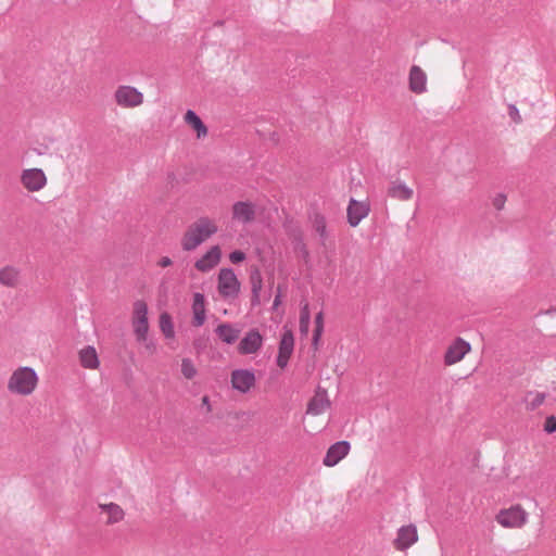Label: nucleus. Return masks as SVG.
Returning <instances> with one entry per match:
<instances>
[{
    "label": "nucleus",
    "mask_w": 556,
    "mask_h": 556,
    "mask_svg": "<svg viewBox=\"0 0 556 556\" xmlns=\"http://www.w3.org/2000/svg\"><path fill=\"white\" fill-rule=\"evenodd\" d=\"M160 329L165 338L172 339L175 336L174 325L172 317L168 313L164 312L160 315Z\"/></svg>",
    "instance_id": "bb28decb"
},
{
    "label": "nucleus",
    "mask_w": 556,
    "mask_h": 556,
    "mask_svg": "<svg viewBox=\"0 0 556 556\" xmlns=\"http://www.w3.org/2000/svg\"><path fill=\"white\" fill-rule=\"evenodd\" d=\"M505 202H506V195H505V194H503V193H498V194H496V195L494 197V199H493V202H492V203H493V206H494L496 210L501 211V210H503V208H504Z\"/></svg>",
    "instance_id": "f704fd0d"
},
{
    "label": "nucleus",
    "mask_w": 556,
    "mask_h": 556,
    "mask_svg": "<svg viewBox=\"0 0 556 556\" xmlns=\"http://www.w3.org/2000/svg\"><path fill=\"white\" fill-rule=\"evenodd\" d=\"M116 103L122 108H136L142 104L143 94L131 86H119L114 92Z\"/></svg>",
    "instance_id": "423d86ee"
},
{
    "label": "nucleus",
    "mask_w": 556,
    "mask_h": 556,
    "mask_svg": "<svg viewBox=\"0 0 556 556\" xmlns=\"http://www.w3.org/2000/svg\"><path fill=\"white\" fill-rule=\"evenodd\" d=\"M495 520L504 528H521L528 521V513L521 505L516 504L509 508L501 509Z\"/></svg>",
    "instance_id": "7ed1b4c3"
},
{
    "label": "nucleus",
    "mask_w": 556,
    "mask_h": 556,
    "mask_svg": "<svg viewBox=\"0 0 556 556\" xmlns=\"http://www.w3.org/2000/svg\"><path fill=\"white\" fill-rule=\"evenodd\" d=\"M185 121L197 131L198 138H202L207 135L206 126L192 110L187 111L185 114Z\"/></svg>",
    "instance_id": "393cba45"
},
{
    "label": "nucleus",
    "mask_w": 556,
    "mask_h": 556,
    "mask_svg": "<svg viewBox=\"0 0 556 556\" xmlns=\"http://www.w3.org/2000/svg\"><path fill=\"white\" fill-rule=\"evenodd\" d=\"M545 399L546 394L544 392L528 391L523 397L526 409L530 412L535 410L544 403Z\"/></svg>",
    "instance_id": "a878e982"
},
{
    "label": "nucleus",
    "mask_w": 556,
    "mask_h": 556,
    "mask_svg": "<svg viewBox=\"0 0 556 556\" xmlns=\"http://www.w3.org/2000/svg\"><path fill=\"white\" fill-rule=\"evenodd\" d=\"M324 331V314L319 312L315 317V329L313 333V345L317 346Z\"/></svg>",
    "instance_id": "2f4dec72"
},
{
    "label": "nucleus",
    "mask_w": 556,
    "mask_h": 556,
    "mask_svg": "<svg viewBox=\"0 0 556 556\" xmlns=\"http://www.w3.org/2000/svg\"><path fill=\"white\" fill-rule=\"evenodd\" d=\"M262 343L263 338L258 330L252 329L240 341L238 351L242 355L254 354L261 349Z\"/></svg>",
    "instance_id": "4468645a"
},
{
    "label": "nucleus",
    "mask_w": 556,
    "mask_h": 556,
    "mask_svg": "<svg viewBox=\"0 0 556 556\" xmlns=\"http://www.w3.org/2000/svg\"><path fill=\"white\" fill-rule=\"evenodd\" d=\"M369 211L370 206L368 202L351 199L346 210L350 226L356 227L361 220L369 214Z\"/></svg>",
    "instance_id": "9b49d317"
},
{
    "label": "nucleus",
    "mask_w": 556,
    "mask_h": 556,
    "mask_svg": "<svg viewBox=\"0 0 556 556\" xmlns=\"http://www.w3.org/2000/svg\"><path fill=\"white\" fill-rule=\"evenodd\" d=\"M79 361L83 367L88 369H97L99 367V358L93 346H86L79 352Z\"/></svg>",
    "instance_id": "4be33fe9"
},
{
    "label": "nucleus",
    "mask_w": 556,
    "mask_h": 556,
    "mask_svg": "<svg viewBox=\"0 0 556 556\" xmlns=\"http://www.w3.org/2000/svg\"><path fill=\"white\" fill-rule=\"evenodd\" d=\"M387 193L390 198L399 201H408L413 198L414 191L403 181L396 179L390 182Z\"/></svg>",
    "instance_id": "a211bd4d"
},
{
    "label": "nucleus",
    "mask_w": 556,
    "mask_h": 556,
    "mask_svg": "<svg viewBox=\"0 0 556 556\" xmlns=\"http://www.w3.org/2000/svg\"><path fill=\"white\" fill-rule=\"evenodd\" d=\"M311 325V313L308 303H304L300 312V332L303 336H307Z\"/></svg>",
    "instance_id": "cd10ccee"
},
{
    "label": "nucleus",
    "mask_w": 556,
    "mask_h": 556,
    "mask_svg": "<svg viewBox=\"0 0 556 556\" xmlns=\"http://www.w3.org/2000/svg\"><path fill=\"white\" fill-rule=\"evenodd\" d=\"M409 89L414 93H422L427 89V75L426 73L417 65H413L409 71Z\"/></svg>",
    "instance_id": "f3484780"
},
{
    "label": "nucleus",
    "mask_w": 556,
    "mask_h": 556,
    "mask_svg": "<svg viewBox=\"0 0 556 556\" xmlns=\"http://www.w3.org/2000/svg\"><path fill=\"white\" fill-rule=\"evenodd\" d=\"M229 258L232 263H240L245 258V254L242 251H233L230 253Z\"/></svg>",
    "instance_id": "c9c22d12"
},
{
    "label": "nucleus",
    "mask_w": 556,
    "mask_h": 556,
    "mask_svg": "<svg viewBox=\"0 0 556 556\" xmlns=\"http://www.w3.org/2000/svg\"><path fill=\"white\" fill-rule=\"evenodd\" d=\"M280 303V296L279 295H276L275 300H274V306H278Z\"/></svg>",
    "instance_id": "ea45409f"
},
{
    "label": "nucleus",
    "mask_w": 556,
    "mask_h": 556,
    "mask_svg": "<svg viewBox=\"0 0 556 556\" xmlns=\"http://www.w3.org/2000/svg\"><path fill=\"white\" fill-rule=\"evenodd\" d=\"M294 349V337L291 330H286L281 337L279 343V350L277 355V365L280 368H285L288 365L289 358L293 353Z\"/></svg>",
    "instance_id": "f8f14e48"
},
{
    "label": "nucleus",
    "mask_w": 556,
    "mask_h": 556,
    "mask_svg": "<svg viewBox=\"0 0 556 556\" xmlns=\"http://www.w3.org/2000/svg\"><path fill=\"white\" fill-rule=\"evenodd\" d=\"M312 223L315 231L320 236V238L326 239L327 233L325 217L319 213H315L314 216L312 217Z\"/></svg>",
    "instance_id": "c756f323"
},
{
    "label": "nucleus",
    "mask_w": 556,
    "mask_h": 556,
    "mask_svg": "<svg viewBox=\"0 0 556 556\" xmlns=\"http://www.w3.org/2000/svg\"><path fill=\"white\" fill-rule=\"evenodd\" d=\"M471 350L470 344L462 338H456L446 349L444 364L447 366L460 362Z\"/></svg>",
    "instance_id": "6e6552de"
},
{
    "label": "nucleus",
    "mask_w": 556,
    "mask_h": 556,
    "mask_svg": "<svg viewBox=\"0 0 556 556\" xmlns=\"http://www.w3.org/2000/svg\"><path fill=\"white\" fill-rule=\"evenodd\" d=\"M220 255L219 247L214 245L195 262L194 267L202 273L208 271L219 263Z\"/></svg>",
    "instance_id": "2eb2a0df"
},
{
    "label": "nucleus",
    "mask_w": 556,
    "mask_h": 556,
    "mask_svg": "<svg viewBox=\"0 0 556 556\" xmlns=\"http://www.w3.org/2000/svg\"><path fill=\"white\" fill-rule=\"evenodd\" d=\"M21 281V269L7 265L0 268V283L8 288H16Z\"/></svg>",
    "instance_id": "6ab92c4d"
},
{
    "label": "nucleus",
    "mask_w": 556,
    "mask_h": 556,
    "mask_svg": "<svg viewBox=\"0 0 556 556\" xmlns=\"http://www.w3.org/2000/svg\"><path fill=\"white\" fill-rule=\"evenodd\" d=\"M240 282L231 268H223L218 274V292L224 298H236Z\"/></svg>",
    "instance_id": "39448f33"
},
{
    "label": "nucleus",
    "mask_w": 556,
    "mask_h": 556,
    "mask_svg": "<svg viewBox=\"0 0 556 556\" xmlns=\"http://www.w3.org/2000/svg\"><path fill=\"white\" fill-rule=\"evenodd\" d=\"M232 218L248 224L255 218V207L251 202L239 201L232 205Z\"/></svg>",
    "instance_id": "dca6fc26"
},
{
    "label": "nucleus",
    "mask_w": 556,
    "mask_h": 556,
    "mask_svg": "<svg viewBox=\"0 0 556 556\" xmlns=\"http://www.w3.org/2000/svg\"><path fill=\"white\" fill-rule=\"evenodd\" d=\"M34 151H35L38 155H41V154H42V150L35 149Z\"/></svg>",
    "instance_id": "a19ab883"
},
{
    "label": "nucleus",
    "mask_w": 556,
    "mask_h": 556,
    "mask_svg": "<svg viewBox=\"0 0 556 556\" xmlns=\"http://www.w3.org/2000/svg\"><path fill=\"white\" fill-rule=\"evenodd\" d=\"M215 332L218 336V338L227 344L235 343L238 340L239 334H240V330L235 328L230 324L219 325L216 328Z\"/></svg>",
    "instance_id": "5701e85b"
},
{
    "label": "nucleus",
    "mask_w": 556,
    "mask_h": 556,
    "mask_svg": "<svg viewBox=\"0 0 556 556\" xmlns=\"http://www.w3.org/2000/svg\"><path fill=\"white\" fill-rule=\"evenodd\" d=\"M508 115L516 124H519L522 121L521 115L515 104L508 105Z\"/></svg>",
    "instance_id": "473e14b6"
},
{
    "label": "nucleus",
    "mask_w": 556,
    "mask_h": 556,
    "mask_svg": "<svg viewBox=\"0 0 556 556\" xmlns=\"http://www.w3.org/2000/svg\"><path fill=\"white\" fill-rule=\"evenodd\" d=\"M250 279L252 285L253 300L255 302H258V293L262 289V276L257 268L251 271Z\"/></svg>",
    "instance_id": "c85d7f7f"
},
{
    "label": "nucleus",
    "mask_w": 556,
    "mask_h": 556,
    "mask_svg": "<svg viewBox=\"0 0 556 556\" xmlns=\"http://www.w3.org/2000/svg\"><path fill=\"white\" fill-rule=\"evenodd\" d=\"M181 374L186 379H193L198 370L190 358H182L181 361Z\"/></svg>",
    "instance_id": "7c9ffc66"
},
{
    "label": "nucleus",
    "mask_w": 556,
    "mask_h": 556,
    "mask_svg": "<svg viewBox=\"0 0 556 556\" xmlns=\"http://www.w3.org/2000/svg\"><path fill=\"white\" fill-rule=\"evenodd\" d=\"M350 443L348 441H339L332 444L323 460V464L327 467L336 466L341 459H343L350 452Z\"/></svg>",
    "instance_id": "ddd939ff"
},
{
    "label": "nucleus",
    "mask_w": 556,
    "mask_h": 556,
    "mask_svg": "<svg viewBox=\"0 0 556 556\" xmlns=\"http://www.w3.org/2000/svg\"><path fill=\"white\" fill-rule=\"evenodd\" d=\"M99 508L109 515L108 525H114L124 519L125 513L123 508L115 503L100 504Z\"/></svg>",
    "instance_id": "b1692460"
},
{
    "label": "nucleus",
    "mask_w": 556,
    "mask_h": 556,
    "mask_svg": "<svg viewBox=\"0 0 556 556\" xmlns=\"http://www.w3.org/2000/svg\"><path fill=\"white\" fill-rule=\"evenodd\" d=\"M37 383L38 376L33 368L20 367L12 372L8 390L13 394L29 395L35 391Z\"/></svg>",
    "instance_id": "f03ea898"
},
{
    "label": "nucleus",
    "mask_w": 556,
    "mask_h": 556,
    "mask_svg": "<svg viewBox=\"0 0 556 556\" xmlns=\"http://www.w3.org/2000/svg\"><path fill=\"white\" fill-rule=\"evenodd\" d=\"M21 182L26 190L36 192L47 185V177L40 168L24 169L21 175Z\"/></svg>",
    "instance_id": "0eeeda50"
},
{
    "label": "nucleus",
    "mask_w": 556,
    "mask_h": 556,
    "mask_svg": "<svg viewBox=\"0 0 556 556\" xmlns=\"http://www.w3.org/2000/svg\"><path fill=\"white\" fill-rule=\"evenodd\" d=\"M544 430L547 433H553L556 431V417L555 416H548L544 424Z\"/></svg>",
    "instance_id": "72a5a7b5"
},
{
    "label": "nucleus",
    "mask_w": 556,
    "mask_h": 556,
    "mask_svg": "<svg viewBox=\"0 0 556 556\" xmlns=\"http://www.w3.org/2000/svg\"><path fill=\"white\" fill-rule=\"evenodd\" d=\"M132 328L138 342H146L149 331L148 306L144 301L134 303Z\"/></svg>",
    "instance_id": "20e7f679"
},
{
    "label": "nucleus",
    "mask_w": 556,
    "mask_h": 556,
    "mask_svg": "<svg viewBox=\"0 0 556 556\" xmlns=\"http://www.w3.org/2000/svg\"><path fill=\"white\" fill-rule=\"evenodd\" d=\"M418 540L417 528L415 525L403 526L397 530L396 539L393 545L397 551H405L415 544Z\"/></svg>",
    "instance_id": "1a4fd4ad"
},
{
    "label": "nucleus",
    "mask_w": 556,
    "mask_h": 556,
    "mask_svg": "<svg viewBox=\"0 0 556 556\" xmlns=\"http://www.w3.org/2000/svg\"><path fill=\"white\" fill-rule=\"evenodd\" d=\"M205 298L202 293L193 294V303H192V313L193 319L192 324L195 327H201L205 323Z\"/></svg>",
    "instance_id": "aec40b11"
},
{
    "label": "nucleus",
    "mask_w": 556,
    "mask_h": 556,
    "mask_svg": "<svg viewBox=\"0 0 556 556\" xmlns=\"http://www.w3.org/2000/svg\"><path fill=\"white\" fill-rule=\"evenodd\" d=\"M159 265L161 267H167V266H170L172 265V260L167 256H163L160 261H159Z\"/></svg>",
    "instance_id": "e433bc0d"
},
{
    "label": "nucleus",
    "mask_w": 556,
    "mask_h": 556,
    "mask_svg": "<svg viewBox=\"0 0 556 556\" xmlns=\"http://www.w3.org/2000/svg\"><path fill=\"white\" fill-rule=\"evenodd\" d=\"M202 405L206 407V412H207V413H211L212 407H211L210 399H208V396H207V395H204V396L202 397Z\"/></svg>",
    "instance_id": "4c0bfd02"
},
{
    "label": "nucleus",
    "mask_w": 556,
    "mask_h": 556,
    "mask_svg": "<svg viewBox=\"0 0 556 556\" xmlns=\"http://www.w3.org/2000/svg\"><path fill=\"white\" fill-rule=\"evenodd\" d=\"M143 343L146 344V349H147L151 354L155 352L156 346H155V344H154L152 341H148V340H147V341H146V342H143Z\"/></svg>",
    "instance_id": "58836bf2"
},
{
    "label": "nucleus",
    "mask_w": 556,
    "mask_h": 556,
    "mask_svg": "<svg viewBox=\"0 0 556 556\" xmlns=\"http://www.w3.org/2000/svg\"><path fill=\"white\" fill-rule=\"evenodd\" d=\"M217 232V226L207 217H201L191 224L181 239L185 251H193L212 235Z\"/></svg>",
    "instance_id": "f257e3e1"
},
{
    "label": "nucleus",
    "mask_w": 556,
    "mask_h": 556,
    "mask_svg": "<svg viewBox=\"0 0 556 556\" xmlns=\"http://www.w3.org/2000/svg\"><path fill=\"white\" fill-rule=\"evenodd\" d=\"M255 384V375L248 369H236L231 372V386L241 393H247Z\"/></svg>",
    "instance_id": "9d476101"
},
{
    "label": "nucleus",
    "mask_w": 556,
    "mask_h": 556,
    "mask_svg": "<svg viewBox=\"0 0 556 556\" xmlns=\"http://www.w3.org/2000/svg\"><path fill=\"white\" fill-rule=\"evenodd\" d=\"M330 406V402L325 390L317 391L314 397L308 402L307 414L319 415Z\"/></svg>",
    "instance_id": "412c9836"
}]
</instances>
